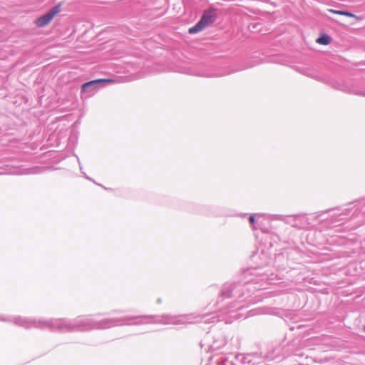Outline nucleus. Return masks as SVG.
I'll use <instances>...</instances> for the list:
<instances>
[{
  "label": "nucleus",
  "instance_id": "f257e3e1",
  "mask_svg": "<svg viewBox=\"0 0 365 365\" xmlns=\"http://www.w3.org/2000/svg\"><path fill=\"white\" fill-rule=\"evenodd\" d=\"M276 275L269 272L268 267H251L244 270L237 282L225 283L220 291L217 304L225 299H233L228 303V307L224 311L228 314H233L236 311L247 307L255 302L250 292L252 290L266 289L267 284L274 283Z\"/></svg>",
  "mask_w": 365,
  "mask_h": 365
},
{
  "label": "nucleus",
  "instance_id": "f03ea898",
  "mask_svg": "<svg viewBox=\"0 0 365 365\" xmlns=\"http://www.w3.org/2000/svg\"><path fill=\"white\" fill-rule=\"evenodd\" d=\"M155 319V323L164 324H179L185 322L183 316H153L146 315L142 317H124L110 319H96L93 316H79L73 320V331H85L92 329H108L115 326L122 325H140L148 323L147 319Z\"/></svg>",
  "mask_w": 365,
  "mask_h": 365
},
{
  "label": "nucleus",
  "instance_id": "7ed1b4c3",
  "mask_svg": "<svg viewBox=\"0 0 365 365\" xmlns=\"http://www.w3.org/2000/svg\"><path fill=\"white\" fill-rule=\"evenodd\" d=\"M73 320L59 318L46 319H29L21 317L14 318V323L26 329L32 327L38 329H49L52 331L71 332L73 331Z\"/></svg>",
  "mask_w": 365,
  "mask_h": 365
},
{
  "label": "nucleus",
  "instance_id": "20e7f679",
  "mask_svg": "<svg viewBox=\"0 0 365 365\" xmlns=\"http://www.w3.org/2000/svg\"><path fill=\"white\" fill-rule=\"evenodd\" d=\"M304 75L314 78L318 81L323 82L326 84L331 85L334 88L341 91L349 94H353L356 96H365V88H361L357 85L349 86L347 83L344 81H339L331 79L328 77L322 76L319 72H317L310 68H304L302 72Z\"/></svg>",
  "mask_w": 365,
  "mask_h": 365
},
{
  "label": "nucleus",
  "instance_id": "39448f33",
  "mask_svg": "<svg viewBox=\"0 0 365 365\" xmlns=\"http://www.w3.org/2000/svg\"><path fill=\"white\" fill-rule=\"evenodd\" d=\"M113 80L110 78L106 79H96L83 83L81 86V93H88V96L93 95L98 88L108 82H113Z\"/></svg>",
  "mask_w": 365,
  "mask_h": 365
},
{
  "label": "nucleus",
  "instance_id": "423d86ee",
  "mask_svg": "<svg viewBox=\"0 0 365 365\" xmlns=\"http://www.w3.org/2000/svg\"><path fill=\"white\" fill-rule=\"evenodd\" d=\"M294 346V341H292V343H289L287 346L283 348V353L282 354V355L279 354L278 349H275L273 351V352H274L273 354L274 355L268 356L267 359L269 360H274L275 359V360L281 361V360L287 358V356H289L291 354L302 356L301 354L298 353V350L293 349Z\"/></svg>",
  "mask_w": 365,
  "mask_h": 365
},
{
  "label": "nucleus",
  "instance_id": "0eeeda50",
  "mask_svg": "<svg viewBox=\"0 0 365 365\" xmlns=\"http://www.w3.org/2000/svg\"><path fill=\"white\" fill-rule=\"evenodd\" d=\"M61 11V4H58L52 7L50 11H48L45 14L42 15L41 16L37 18L36 19V24L38 27H43L46 25L48 24L52 19L54 18V16L58 14Z\"/></svg>",
  "mask_w": 365,
  "mask_h": 365
},
{
  "label": "nucleus",
  "instance_id": "6e6552de",
  "mask_svg": "<svg viewBox=\"0 0 365 365\" xmlns=\"http://www.w3.org/2000/svg\"><path fill=\"white\" fill-rule=\"evenodd\" d=\"M278 219L284 221L291 226L297 228H302L305 225L306 217L302 214L283 216L279 215Z\"/></svg>",
  "mask_w": 365,
  "mask_h": 365
},
{
  "label": "nucleus",
  "instance_id": "1a4fd4ad",
  "mask_svg": "<svg viewBox=\"0 0 365 365\" xmlns=\"http://www.w3.org/2000/svg\"><path fill=\"white\" fill-rule=\"evenodd\" d=\"M216 19V14L215 10L210 9L208 10H205L201 18L200 21H202V24L207 26L211 24H212Z\"/></svg>",
  "mask_w": 365,
  "mask_h": 365
},
{
  "label": "nucleus",
  "instance_id": "9d476101",
  "mask_svg": "<svg viewBox=\"0 0 365 365\" xmlns=\"http://www.w3.org/2000/svg\"><path fill=\"white\" fill-rule=\"evenodd\" d=\"M244 359H247V365H259L263 362L262 354L257 352L247 354V358Z\"/></svg>",
  "mask_w": 365,
  "mask_h": 365
},
{
  "label": "nucleus",
  "instance_id": "9b49d317",
  "mask_svg": "<svg viewBox=\"0 0 365 365\" xmlns=\"http://www.w3.org/2000/svg\"><path fill=\"white\" fill-rule=\"evenodd\" d=\"M227 344L225 338L220 335L217 339H215L210 348L213 351L219 350Z\"/></svg>",
  "mask_w": 365,
  "mask_h": 365
},
{
  "label": "nucleus",
  "instance_id": "f8f14e48",
  "mask_svg": "<svg viewBox=\"0 0 365 365\" xmlns=\"http://www.w3.org/2000/svg\"><path fill=\"white\" fill-rule=\"evenodd\" d=\"M350 209L349 208H344L341 210L340 213H335L333 216V222H340L345 219V216L348 215L349 213Z\"/></svg>",
  "mask_w": 365,
  "mask_h": 365
},
{
  "label": "nucleus",
  "instance_id": "ddd939ff",
  "mask_svg": "<svg viewBox=\"0 0 365 365\" xmlns=\"http://www.w3.org/2000/svg\"><path fill=\"white\" fill-rule=\"evenodd\" d=\"M206 26L202 24V21L199 20V21L192 27L189 29V34H197L199 31H202Z\"/></svg>",
  "mask_w": 365,
  "mask_h": 365
},
{
  "label": "nucleus",
  "instance_id": "4468645a",
  "mask_svg": "<svg viewBox=\"0 0 365 365\" xmlns=\"http://www.w3.org/2000/svg\"><path fill=\"white\" fill-rule=\"evenodd\" d=\"M331 38L324 34H322L317 39V42L319 44H322V45H324V46H327L328 44L330 43L331 42Z\"/></svg>",
  "mask_w": 365,
  "mask_h": 365
},
{
  "label": "nucleus",
  "instance_id": "2eb2a0df",
  "mask_svg": "<svg viewBox=\"0 0 365 365\" xmlns=\"http://www.w3.org/2000/svg\"><path fill=\"white\" fill-rule=\"evenodd\" d=\"M244 358H247V354H237L235 355V361L236 365H247V359Z\"/></svg>",
  "mask_w": 365,
  "mask_h": 365
},
{
  "label": "nucleus",
  "instance_id": "dca6fc26",
  "mask_svg": "<svg viewBox=\"0 0 365 365\" xmlns=\"http://www.w3.org/2000/svg\"><path fill=\"white\" fill-rule=\"evenodd\" d=\"M329 12L333 13V14L343 15V16H349V17H351V18H355L356 19H359V17L356 15H355L349 11H341V10H334V9H329Z\"/></svg>",
  "mask_w": 365,
  "mask_h": 365
},
{
  "label": "nucleus",
  "instance_id": "f3484780",
  "mask_svg": "<svg viewBox=\"0 0 365 365\" xmlns=\"http://www.w3.org/2000/svg\"><path fill=\"white\" fill-rule=\"evenodd\" d=\"M357 205L361 206V211L363 212V213L365 214V200H361V201L357 202Z\"/></svg>",
  "mask_w": 365,
  "mask_h": 365
},
{
  "label": "nucleus",
  "instance_id": "a211bd4d",
  "mask_svg": "<svg viewBox=\"0 0 365 365\" xmlns=\"http://www.w3.org/2000/svg\"><path fill=\"white\" fill-rule=\"evenodd\" d=\"M250 223L252 225L253 227H255V217L254 215H251L249 217Z\"/></svg>",
  "mask_w": 365,
  "mask_h": 365
},
{
  "label": "nucleus",
  "instance_id": "6ab92c4d",
  "mask_svg": "<svg viewBox=\"0 0 365 365\" xmlns=\"http://www.w3.org/2000/svg\"><path fill=\"white\" fill-rule=\"evenodd\" d=\"M231 317L235 318V319H237L238 318V314H235L234 315H231Z\"/></svg>",
  "mask_w": 365,
  "mask_h": 365
},
{
  "label": "nucleus",
  "instance_id": "aec40b11",
  "mask_svg": "<svg viewBox=\"0 0 365 365\" xmlns=\"http://www.w3.org/2000/svg\"><path fill=\"white\" fill-rule=\"evenodd\" d=\"M334 210V209H331V210H327L326 211H324V212H329V211H330V210Z\"/></svg>",
  "mask_w": 365,
  "mask_h": 365
},
{
  "label": "nucleus",
  "instance_id": "412c9836",
  "mask_svg": "<svg viewBox=\"0 0 365 365\" xmlns=\"http://www.w3.org/2000/svg\"><path fill=\"white\" fill-rule=\"evenodd\" d=\"M85 177H86V179H89V180H91V178H88V176H86V175H85Z\"/></svg>",
  "mask_w": 365,
  "mask_h": 365
}]
</instances>
